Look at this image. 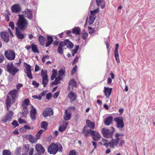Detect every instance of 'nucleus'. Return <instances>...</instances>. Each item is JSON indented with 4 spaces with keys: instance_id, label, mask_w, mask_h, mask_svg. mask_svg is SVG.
<instances>
[{
    "instance_id": "nucleus-64",
    "label": "nucleus",
    "mask_w": 155,
    "mask_h": 155,
    "mask_svg": "<svg viewBox=\"0 0 155 155\" xmlns=\"http://www.w3.org/2000/svg\"><path fill=\"white\" fill-rule=\"evenodd\" d=\"M34 151V149L33 148H31L29 153V155H32Z\"/></svg>"
},
{
    "instance_id": "nucleus-46",
    "label": "nucleus",
    "mask_w": 155,
    "mask_h": 155,
    "mask_svg": "<svg viewBox=\"0 0 155 155\" xmlns=\"http://www.w3.org/2000/svg\"><path fill=\"white\" fill-rule=\"evenodd\" d=\"M32 84L35 87H39V84L38 82H37L35 81H33L32 82Z\"/></svg>"
},
{
    "instance_id": "nucleus-15",
    "label": "nucleus",
    "mask_w": 155,
    "mask_h": 155,
    "mask_svg": "<svg viewBox=\"0 0 155 155\" xmlns=\"http://www.w3.org/2000/svg\"><path fill=\"white\" fill-rule=\"evenodd\" d=\"M112 89V88L106 87L104 88V92L105 96L106 97L107 99L109 98L111 95Z\"/></svg>"
},
{
    "instance_id": "nucleus-12",
    "label": "nucleus",
    "mask_w": 155,
    "mask_h": 155,
    "mask_svg": "<svg viewBox=\"0 0 155 155\" xmlns=\"http://www.w3.org/2000/svg\"><path fill=\"white\" fill-rule=\"evenodd\" d=\"M2 39L5 43H8L9 39L8 33L6 31L1 32L0 34Z\"/></svg>"
},
{
    "instance_id": "nucleus-13",
    "label": "nucleus",
    "mask_w": 155,
    "mask_h": 155,
    "mask_svg": "<svg viewBox=\"0 0 155 155\" xmlns=\"http://www.w3.org/2000/svg\"><path fill=\"white\" fill-rule=\"evenodd\" d=\"M36 150L41 154H43L45 151V150L43 147L40 144H37L35 147Z\"/></svg>"
},
{
    "instance_id": "nucleus-18",
    "label": "nucleus",
    "mask_w": 155,
    "mask_h": 155,
    "mask_svg": "<svg viewBox=\"0 0 155 155\" xmlns=\"http://www.w3.org/2000/svg\"><path fill=\"white\" fill-rule=\"evenodd\" d=\"M16 30V35L17 38L19 39H22L24 38L25 37V35L22 34L21 31V30L18 28H15Z\"/></svg>"
},
{
    "instance_id": "nucleus-47",
    "label": "nucleus",
    "mask_w": 155,
    "mask_h": 155,
    "mask_svg": "<svg viewBox=\"0 0 155 155\" xmlns=\"http://www.w3.org/2000/svg\"><path fill=\"white\" fill-rule=\"evenodd\" d=\"M29 103L30 101L28 99H25L23 102V104H25L26 106L28 105L29 104Z\"/></svg>"
},
{
    "instance_id": "nucleus-40",
    "label": "nucleus",
    "mask_w": 155,
    "mask_h": 155,
    "mask_svg": "<svg viewBox=\"0 0 155 155\" xmlns=\"http://www.w3.org/2000/svg\"><path fill=\"white\" fill-rule=\"evenodd\" d=\"M77 68V66L76 65H75L74 66L72 69L71 71V75H73L76 71Z\"/></svg>"
},
{
    "instance_id": "nucleus-57",
    "label": "nucleus",
    "mask_w": 155,
    "mask_h": 155,
    "mask_svg": "<svg viewBox=\"0 0 155 155\" xmlns=\"http://www.w3.org/2000/svg\"><path fill=\"white\" fill-rule=\"evenodd\" d=\"M32 136L31 135L26 134L25 136V138L29 140L31 139Z\"/></svg>"
},
{
    "instance_id": "nucleus-60",
    "label": "nucleus",
    "mask_w": 155,
    "mask_h": 155,
    "mask_svg": "<svg viewBox=\"0 0 155 155\" xmlns=\"http://www.w3.org/2000/svg\"><path fill=\"white\" fill-rule=\"evenodd\" d=\"M29 141L32 143H33L36 141V140L35 138H33L32 136Z\"/></svg>"
},
{
    "instance_id": "nucleus-27",
    "label": "nucleus",
    "mask_w": 155,
    "mask_h": 155,
    "mask_svg": "<svg viewBox=\"0 0 155 155\" xmlns=\"http://www.w3.org/2000/svg\"><path fill=\"white\" fill-rule=\"evenodd\" d=\"M62 80V77L58 76L56 77L54 81H53L51 83L52 85H57L60 83V81Z\"/></svg>"
},
{
    "instance_id": "nucleus-14",
    "label": "nucleus",
    "mask_w": 155,
    "mask_h": 155,
    "mask_svg": "<svg viewBox=\"0 0 155 155\" xmlns=\"http://www.w3.org/2000/svg\"><path fill=\"white\" fill-rule=\"evenodd\" d=\"M21 8L19 4H16L13 5L11 7L12 11L15 13H18L20 12Z\"/></svg>"
},
{
    "instance_id": "nucleus-22",
    "label": "nucleus",
    "mask_w": 155,
    "mask_h": 155,
    "mask_svg": "<svg viewBox=\"0 0 155 155\" xmlns=\"http://www.w3.org/2000/svg\"><path fill=\"white\" fill-rule=\"evenodd\" d=\"M86 126L89 127L91 129L94 128L95 123L94 122H91L89 120H87L86 121Z\"/></svg>"
},
{
    "instance_id": "nucleus-8",
    "label": "nucleus",
    "mask_w": 155,
    "mask_h": 155,
    "mask_svg": "<svg viewBox=\"0 0 155 155\" xmlns=\"http://www.w3.org/2000/svg\"><path fill=\"white\" fill-rule=\"evenodd\" d=\"M4 55L9 60H14L15 58V53L12 50H8L5 51Z\"/></svg>"
},
{
    "instance_id": "nucleus-59",
    "label": "nucleus",
    "mask_w": 155,
    "mask_h": 155,
    "mask_svg": "<svg viewBox=\"0 0 155 155\" xmlns=\"http://www.w3.org/2000/svg\"><path fill=\"white\" fill-rule=\"evenodd\" d=\"M36 114H30L32 120H34L36 119Z\"/></svg>"
},
{
    "instance_id": "nucleus-48",
    "label": "nucleus",
    "mask_w": 155,
    "mask_h": 155,
    "mask_svg": "<svg viewBox=\"0 0 155 155\" xmlns=\"http://www.w3.org/2000/svg\"><path fill=\"white\" fill-rule=\"evenodd\" d=\"M5 58L4 55L0 54V63H2L4 60Z\"/></svg>"
},
{
    "instance_id": "nucleus-3",
    "label": "nucleus",
    "mask_w": 155,
    "mask_h": 155,
    "mask_svg": "<svg viewBox=\"0 0 155 155\" xmlns=\"http://www.w3.org/2000/svg\"><path fill=\"white\" fill-rule=\"evenodd\" d=\"M19 18L16 24V25L18 29L21 31H23L26 29L28 23L27 20L24 18L23 15H19Z\"/></svg>"
},
{
    "instance_id": "nucleus-21",
    "label": "nucleus",
    "mask_w": 155,
    "mask_h": 155,
    "mask_svg": "<svg viewBox=\"0 0 155 155\" xmlns=\"http://www.w3.org/2000/svg\"><path fill=\"white\" fill-rule=\"evenodd\" d=\"M87 128L86 126H85L84 127L83 129V131L82 132V133L84 134V136L85 137H87L88 135L90 133L91 134V133L92 131H93V130H86V128Z\"/></svg>"
},
{
    "instance_id": "nucleus-44",
    "label": "nucleus",
    "mask_w": 155,
    "mask_h": 155,
    "mask_svg": "<svg viewBox=\"0 0 155 155\" xmlns=\"http://www.w3.org/2000/svg\"><path fill=\"white\" fill-rule=\"evenodd\" d=\"M79 46L78 45H76L75 46L74 49L72 50V52H74V53H76L77 52L79 49Z\"/></svg>"
},
{
    "instance_id": "nucleus-6",
    "label": "nucleus",
    "mask_w": 155,
    "mask_h": 155,
    "mask_svg": "<svg viewBox=\"0 0 155 155\" xmlns=\"http://www.w3.org/2000/svg\"><path fill=\"white\" fill-rule=\"evenodd\" d=\"M111 131H110L108 129L104 128L102 129V133L104 137L105 138H112L113 134L114 131L115 129L113 127H111Z\"/></svg>"
},
{
    "instance_id": "nucleus-43",
    "label": "nucleus",
    "mask_w": 155,
    "mask_h": 155,
    "mask_svg": "<svg viewBox=\"0 0 155 155\" xmlns=\"http://www.w3.org/2000/svg\"><path fill=\"white\" fill-rule=\"evenodd\" d=\"M66 128V126H60L59 128V130L61 132H62L65 130Z\"/></svg>"
},
{
    "instance_id": "nucleus-36",
    "label": "nucleus",
    "mask_w": 155,
    "mask_h": 155,
    "mask_svg": "<svg viewBox=\"0 0 155 155\" xmlns=\"http://www.w3.org/2000/svg\"><path fill=\"white\" fill-rule=\"evenodd\" d=\"M43 131V130H40L37 133L36 137V138L37 139H40V136L42 133Z\"/></svg>"
},
{
    "instance_id": "nucleus-28",
    "label": "nucleus",
    "mask_w": 155,
    "mask_h": 155,
    "mask_svg": "<svg viewBox=\"0 0 155 155\" xmlns=\"http://www.w3.org/2000/svg\"><path fill=\"white\" fill-rule=\"evenodd\" d=\"M68 110H66L64 116V119L66 120H68L71 118V114L70 113H68Z\"/></svg>"
},
{
    "instance_id": "nucleus-7",
    "label": "nucleus",
    "mask_w": 155,
    "mask_h": 155,
    "mask_svg": "<svg viewBox=\"0 0 155 155\" xmlns=\"http://www.w3.org/2000/svg\"><path fill=\"white\" fill-rule=\"evenodd\" d=\"M6 68L7 71L13 76H14L19 71L18 69L14 66L12 62L7 64Z\"/></svg>"
},
{
    "instance_id": "nucleus-33",
    "label": "nucleus",
    "mask_w": 155,
    "mask_h": 155,
    "mask_svg": "<svg viewBox=\"0 0 155 155\" xmlns=\"http://www.w3.org/2000/svg\"><path fill=\"white\" fill-rule=\"evenodd\" d=\"M48 124L45 121H43L41 122V127L44 129L45 130L47 129Z\"/></svg>"
},
{
    "instance_id": "nucleus-30",
    "label": "nucleus",
    "mask_w": 155,
    "mask_h": 155,
    "mask_svg": "<svg viewBox=\"0 0 155 155\" xmlns=\"http://www.w3.org/2000/svg\"><path fill=\"white\" fill-rule=\"evenodd\" d=\"M38 39L40 45L42 46L44 45L45 42V38L43 36L40 35L38 37Z\"/></svg>"
},
{
    "instance_id": "nucleus-1",
    "label": "nucleus",
    "mask_w": 155,
    "mask_h": 155,
    "mask_svg": "<svg viewBox=\"0 0 155 155\" xmlns=\"http://www.w3.org/2000/svg\"><path fill=\"white\" fill-rule=\"evenodd\" d=\"M123 134L117 133L115 135V139H112L110 142L108 143H104L103 145L105 146L106 148H107L109 146L110 147L114 148L115 146L118 144L119 146L121 147L124 143V140L120 138V136H123Z\"/></svg>"
},
{
    "instance_id": "nucleus-42",
    "label": "nucleus",
    "mask_w": 155,
    "mask_h": 155,
    "mask_svg": "<svg viewBox=\"0 0 155 155\" xmlns=\"http://www.w3.org/2000/svg\"><path fill=\"white\" fill-rule=\"evenodd\" d=\"M23 86V85L21 84H18L16 85V90H17L19 92V90L21 87H22Z\"/></svg>"
},
{
    "instance_id": "nucleus-54",
    "label": "nucleus",
    "mask_w": 155,
    "mask_h": 155,
    "mask_svg": "<svg viewBox=\"0 0 155 155\" xmlns=\"http://www.w3.org/2000/svg\"><path fill=\"white\" fill-rule=\"evenodd\" d=\"M36 110L35 108H32L30 111V114H36Z\"/></svg>"
},
{
    "instance_id": "nucleus-25",
    "label": "nucleus",
    "mask_w": 155,
    "mask_h": 155,
    "mask_svg": "<svg viewBox=\"0 0 155 155\" xmlns=\"http://www.w3.org/2000/svg\"><path fill=\"white\" fill-rule=\"evenodd\" d=\"M96 18V15L94 14L91 13L89 16V20L88 22L90 25L92 24L94 22Z\"/></svg>"
},
{
    "instance_id": "nucleus-39",
    "label": "nucleus",
    "mask_w": 155,
    "mask_h": 155,
    "mask_svg": "<svg viewBox=\"0 0 155 155\" xmlns=\"http://www.w3.org/2000/svg\"><path fill=\"white\" fill-rule=\"evenodd\" d=\"M49 58V56L48 55H44L42 58V61L43 63H44L46 59H48Z\"/></svg>"
},
{
    "instance_id": "nucleus-2",
    "label": "nucleus",
    "mask_w": 155,
    "mask_h": 155,
    "mask_svg": "<svg viewBox=\"0 0 155 155\" xmlns=\"http://www.w3.org/2000/svg\"><path fill=\"white\" fill-rule=\"evenodd\" d=\"M19 94V92L17 90H16V89L10 91L6 96L5 101L6 105L10 106L14 104L18 99Z\"/></svg>"
},
{
    "instance_id": "nucleus-61",
    "label": "nucleus",
    "mask_w": 155,
    "mask_h": 155,
    "mask_svg": "<svg viewBox=\"0 0 155 155\" xmlns=\"http://www.w3.org/2000/svg\"><path fill=\"white\" fill-rule=\"evenodd\" d=\"M102 0H96V4L98 6L101 5Z\"/></svg>"
},
{
    "instance_id": "nucleus-23",
    "label": "nucleus",
    "mask_w": 155,
    "mask_h": 155,
    "mask_svg": "<svg viewBox=\"0 0 155 155\" xmlns=\"http://www.w3.org/2000/svg\"><path fill=\"white\" fill-rule=\"evenodd\" d=\"M113 117L110 116L106 118L104 120V124L107 126H109L111 124L113 121Z\"/></svg>"
},
{
    "instance_id": "nucleus-63",
    "label": "nucleus",
    "mask_w": 155,
    "mask_h": 155,
    "mask_svg": "<svg viewBox=\"0 0 155 155\" xmlns=\"http://www.w3.org/2000/svg\"><path fill=\"white\" fill-rule=\"evenodd\" d=\"M18 122L20 124H23L25 123L24 120L21 118H19V119Z\"/></svg>"
},
{
    "instance_id": "nucleus-38",
    "label": "nucleus",
    "mask_w": 155,
    "mask_h": 155,
    "mask_svg": "<svg viewBox=\"0 0 155 155\" xmlns=\"http://www.w3.org/2000/svg\"><path fill=\"white\" fill-rule=\"evenodd\" d=\"M65 70H60L58 71V76L61 77L65 73Z\"/></svg>"
},
{
    "instance_id": "nucleus-5",
    "label": "nucleus",
    "mask_w": 155,
    "mask_h": 155,
    "mask_svg": "<svg viewBox=\"0 0 155 155\" xmlns=\"http://www.w3.org/2000/svg\"><path fill=\"white\" fill-rule=\"evenodd\" d=\"M6 106L7 111L8 112L7 113L6 115L2 117L1 119V121L4 122H6L8 121H10L13 117L14 114L13 112L12 111L10 110L9 108L11 107V106H8L7 105H6Z\"/></svg>"
},
{
    "instance_id": "nucleus-41",
    "label": "nucleus",
    "mask_w": 155,
    "mask_h": 155,
    "mask_svg": "<svg viewBox=\"0 0 155 155\" xmlns=\"http://www.w3.org/2000/svg\"><path fill=\"white\" fill-rule=\"evenodd\" d=\"M88 30L89 33L90 35L92 34L95 32L94 29L93 28L90 27H88Z\"/></svg>"
},
{
    "instance_id": "nucleus-50",
    "label": "nucleus",
    "mask_w": 155,
    "mask_h": 155,
    "mask_svg": "<svg viewBox=\"0 0 155 155\" xmlns=\"http://www.w3.org/2000/svg\"><path fill=\"white\" fill-rule=\"evenodd\" d=\"M52 94L51 93H49L46 95V98L48 100L50 99L51 97Z\"/></svg>"
},
{
    "instance_id": "nucleus-4",
    "label": "nucleus",
    "mask_w": 155,
    "mask_h": 155,
    "mask_svg": "<svg viewBox=\"0 0 155 155\" xmlns=\"http://www.w3.org/2000/svg\"><path fill=\"white\" fill-rule=\"evenodd\" d=\"M48 150L50 154L54 155L58 151L61 152L62 151V147L59 143H52L48 146Z\"/></svg>"
},
{
    "instance_id": "nucleus-51",
    "label": "nucleus",
    "mask_w": 155,
    "mask_h": 155,
    "mask_svg": "<svg viewBox=\"0 0 155 155\" xmlns=\"http://www.w3.org/2000/svg\"><path fill=\"white\" fill-rule=\"evenodd\" d=\"M12 124L13 126H14V127H16L18 126L19 125L18 124V122L16 120H14L13 122L12 123Z\"/></svg>"
},
{
    "instance_id": "nucleus-53",
    "label": "nucleus",
    "mask_w": 155,
    "mask_h": 155,
    "mask_svg": "<svg viewBox=\"0 0 155 155\" xmlns=\"http://www.w3.org/2000/svg\"><path fill=\"white\" fill-rule=\"evenodd\" d=\"M9 26L11 27L12 30H13L14 28V22L12 21L10 22L9 23Z\"/></svg>"
},
{
    "instance_id": "nucleus-45",
    "label": "nucleus",
    "mask_w": 155,
    "mask_h": 155,
    "mask_svg": "<svg viewBox=\"0 0 155 155\" xmlns=\"http://www.w3.org/2000/svg\"><path fill=\"white\" fill-rule=\"evenodd\" d=\"M32 97L33 98L36 99H38L39 100H40L41 99V95H39L38 96L37 95H34L32 96Z\"/></svg>"
},
{
    "instance_id": "nucleus-55",
    "label": "nucleus",
    "mask_w": 155,
    "mask_h": 155,
    "mask_svg": "<svg viewBox=\"0 0 155 155\" xmlns=\"http://www.w3.org/2000/svg\"><path fill=\"white\" fill-rule=\"evenodd\" d=\"M52 75L56 77L57 75V70L55 69H53L52 70Z\"/></svg>"
},
{
    "instance_id": "nucleus-32",
    "label": "nucleus",
    "mask_w": 155,
    "mask_h": 155,
    "mask_svg": "<svg viewBox=\"0 0 155 155\" xmlns=\"http://www.w3.org/2000/svg\"><path fill=\"white\" fill-rule=\"evenodd\" d=\"M31 49L32 51L34 53H38L39 52L37 45L34 43L31 45Z\"/></svg>"
},
{
    "instance_id": "nucleus-58",
    "label": "nucleus",
    "mask_w": 155,
    "mask_h": 155,
    "mask_svg": "<svg viewBox=\"0 0 155 155\" xmlns=\"http://www.w3.org/2000/svg\"><path fill=\"white\" fill-rule=\"evenodd\" d=\"M78 56H76L75 58H74L73 63H72V64L74 65V64L76 63L77 61H78Z\"/></svg>"
},
{
    "instance_id": "nucleus-31",
    "label": "nucleus",
    "mask_w": 155,
    "mask_h": 155,
    "mask_svg": "<svg viewBox=\"0 0 155 155\" xmlns=\"http://www.w3.org/2000/svg\"><path fill=\"white\" fill-rule=\"evenodd\" d=\"M72 33L76 35H79L80 34V30L79 27H76L74 28L72 30Z\"/></svg>"
},
{
    "instance_id": "nucleus-9",
    "label": "nucleus",
    "mask_w": 155,
    "mask_h": 155,
    "mask_svg": "<svg viewBox=\"0 0 155 155\" xmlns=\"http://www.w3.org/2000/svg\"><path fill=\"white\" fill-rule=\"evenodd\" d=\"M41 76L42 78V84L44 87H46L48 82V79L46 70H41Z\"/></svg>"
},
{
    "instance_id": "nucleus-37",
    "label": "nucleus",
    "mask_w": 155,
    "mask_h": 155,
    "mask_svg": "<svg viewBox=\"0 0 155 155\" xmlns=\"http://www.w3.org/2000/svg\"><path fill=\"white\" fill-rule=\"evenodd\" d=\"M82 38L85 40L88 36V34L87 32H86L85 31H83L81 34Z\"/></svg>"
},
{
    "instance_id": "nucleus-19",
    "label": "nucleus",
    "mask_w": 155,
    "mask_h": 155,
    "mask_svg": "<svg viewBox=\"0 0 155 155\" xmlns=\"http://www.w3.org/2000/svg\"><path fill=\"white\" fill-rule=\"evenodd\" d=\"M68 97L71 102L75 101L77 98L76 95L71 91L68 94Z\"/></svg>"
},
{
    "instance_id": "nucleus-24",
    "label": "nucleus",
    "mask_w": 155,
    "mask_h": 155,
    "mask_svg": "<svg viewBox=\"0 0 155 155\" xmlns=\"http://www.w3.org/2000/svg\"><path fill=\"white\" fill-rule=\"evenodd\" d=\"M26 16L29 20H31L33 17L32 12L31 10L27 8L25 10Z\"/></svg>"
},
{
    "instance_id": "nucleus-62",
    "label": "nucleus",
    "mask_w": 155,
    "mask_h": 155,
    "mask_svg": "<svg viewBox=\"0 0 155 155\" xmlns=\"http://www.w3.org/2000/svg\"><path fill=\"white\" fill-rule=\"evenodd\" d=\"M40 69L39 67L37 64L35 65V72H37L39 71Z\"/></svg>"
},
{
    "instance_id": "nucleus-26",
    "label": "nucleus",
    "mask_w": 155,
    "mask_h": 155,
    "mask_svg": "<svg viewBox=\"0 0 155 155\" xmlns=\"http://www.w3.org/2000/svg\"><path fill=\"white\" fill-rule=\"evenodd\" d=\"M63 43L61 42L59 43L57 49L58 52L60 54H62L63 53Z\"/></svg>"
},
{
    "instance_id": "nucleus-11",
    "label": "nucleus",
    "mask_w": 155,
    "mask_h": 155,
    "mask_svg": "<svg viewBox=\"0 0 155 155\" xmlns=\"http://www.w3.org/2000/svg\"><path fill=\"white\" fill-rule=\"evenodd\" d=\"M24 64L25 68L24 70V71L26 73L27 77L31 79H32L33 77L31 74V66L29 64L25 62H24Z\"/></svg>"
},
{
    "instance_id": "nucleus-52",
    "label": "nucleus",
    "mask_w": 155,
    "mask_h": 155,
    "mask_svg": "<svg viewBox=\"0 0 155 155\" xmlns=\"http://www.w3.org/2000/svg\"><path fill=\"white\" fill-rule=\"evenodd\" d=\"M69 155H77L76 151L74 150H71L70 152Z\"/></svg>"
},
{
    "instance_id": "nucleus-49",
    "label": "nucleus",
    "mask_w": 155,
    "mask_h": 155,
    "mask_svg": "<svg viewBox=\"0 0 155 155\" xmlns=\"http://www.w3.org/2000/svg\"><path fill=\"white\" fill-rule=\"evenodd\" d=\"M24 127L25 128L22 127V128H21L20 129V131H21L22 130H23V129H25V130H26V129L29 130V129H30L31 128V127L30 126L27 125H25Z\"/></svg>"
},
{
    "instance_id": "nucleus-35",
    "label": "nucleus",
    "mask_w": 155,
    "mask_h": 155,
    "mask_svg": "<svg viewBox=\"0 0 155 155\" xmlns=\"http://www.w3.org/2000/svg\"><path fill=\"white\" fill-rule=\"evenodd\" d=\"M69 85H72L73 87H76L77 86V84L74 79L70 81L69 82Z\"/></svg>"
},
{
    "instance_id": "nucleus-10",
    "label": "nucleus",
    "mask_w": 155,
    "mask_h": 155,
    "mask_svg": "<svg viewBox=\"0 0 155 155\" xmlns=\"http://www.w3.org/2000/svg\"><path fill=\"white\" fill-rule=\"evenodd\" d=\"M114 120L116 122V126L118 128L122 129L124 127L123 119L122 117H117L115 118Z\"/></svg>"
},
{
    "instance_id": "nucleus-34",
    "label": "nucleus",
    "mask_w": 155,
    "mask_h": 155,
    "mask_svg": "<svg viewBox=\"0 0 155 155\" xmlns=\"http://www.w3.org/2000/svg\"><path fill=\"white\" fill-rule=\"evenodd\" d=\"M2 155H11V152L8 150L5 149L3 150L2 153Z\"/></svg>"
},
{
    "instance_id": "nucleus-16",
    "label": "nucleus",
    "mask_w": 155,
    "mask_h": 155,
    "mask_svg": "<svg viewBox=\"0 0 155 155\" xmlns=\"http://www.w3.org/2000/svg\"><path fill=\"white\" fill-rule=\"evenodd\" d=\"M63 43L64 46H66L67 48L71 49L74 46V45L68 39H65L64 41H61Z\"/></svg>"
},
{
    "instance_id": "nucleus-29",
    "label": "nucleus",
    "mask_w": 155,
    "mask_h": 155,
    "mask_svg": "<svg viewBox=\"0 0 155 155\" xmlns=\"http://www.w3.org/2000/svg\"><path fill=\"white\" fill-rule=\"evenodd\" d=\"M47 39V41L46 42L45 46L46 47H48L50 45L53 41V38L51 36H48Z\"/></svg>"
},
{
    "instance_id": "nucleus-20",
    "label": "nucleus",
    "mask_w": 155,
    "mask_h": 155,
    "mask_svg": "<svg viewBox=\"0 0 155 155\" xmlns=\"http://www.w3.org/2000/svg\"><path fill=\"white\" fill-rule=\"evenodd\" d=\"M91 133V135L93 136V139L94 141H98L101 137V136L98 132L93 130Z\"/></svg>"
},
{
    "instance_id": "nucleus-56",
    "label": "nucleus",
    "mask_w": 155,
    "mask_h": 155,
    "mask_svg": "<svg viewBox=\"0 0 155 155\" xmlns=\"http://www.w3.org/2000/svg\"><path fill=\"white\" fill-rule=\"evenodd\" d=\"M59 94V92L58 91L55 93L53 95V97L56 99L57 98Z\"/></svg>"
},
{
    "instance_id": "nucleus-17",
    "label": "nucleus",
    "mask_w": 155,
    "mask_h": 155,
    "mask_svg": "<svg viewBox=\"0 0 155 155\" xmlns=\"http://www.w3.org/2000/svg\"><path fill=\"white\" fill-rule=\"evenodd\" d=\"M53 112L51 108H49L46 109L43 112V115L45 117L53 115Z\"/></svg>"
}]
</instances>
